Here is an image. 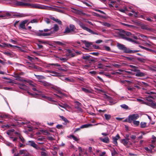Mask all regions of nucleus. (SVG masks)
<instances>
[{"instance_id": "1", "label": "nucleus", "mask_w": 156, "mask_h": 156, "mask_svg": "<svg viewBox=\"0 0 156 156\" xmlns=\"http://www.w3.org/2000/svg\"><path fill=\"white\" fill-rule=\"evenodd\" d=\"M117 46L118 48L121 50H123L124 52L126 53H133L139 52V50H131L129 48H127L125 46L119 43H117Z\"/></svg>"}, {"instance_id": "2", "label": "nucleus", "mask_w": 156, "mask_h": 156, "mask_svg": "<svg viewBox=\"0 0 156 156\" xmlns=\"http://www.w3.org/2000/svg\"><path fill=\"white\" fill-rule=\"evenodd\" d=\"M79 25L80 27L84 30H85L93 34L98 35V33L93 31L87 27L86 26V25L85 24H83V23H80Z\"/></svg>"}, {"instance_id": "3", "label": "nucleus", "mask_w": 156, "mask_h": 156, "mask_svg": "<svg viewBox=\"0 0 156 156\" xmlns=\"http://www.w3.org/2000/svg\"><path fill=\"white\" fill-rule=\"evenodd\" d=\"M139 117L138 115L137 114H133L129 115L128 119V122L131 123L132 121H134L137 119Z\"/></svg>"}, {"instance_id": "4", "label": "nucleus", "mask_w": 156, "mask_h": 156, "mask_svg": "<svg viewBox=\"0 0 156 156\" xmlns=\"http://www.w3.org/2000/svg\"><path fill=\"white\" fill-rule=\"evenodd\" d=\"M76 28L75 26L73 25H70L69 27H67L65 31L64 32V33H68L70 32L74 31L75 30Z\"/></svg>"}, {"instance_id": "5", "label": "nucleus", "mask_w": 156, "mask_h": 156, "mask_svg": "<svg viewBox=\"0 0 156 156\" xmlns=\"http://www.w3.org/2000/svg\"><path fill=\"white\" fill-rule=\"evenodd\" d=\"M28 22L27 20H25L21 22L19 26V28L20 29H23L26 30V28L25 25Z\"/></svg>"}, {"instance_id": "6", "label": "nucleus", "mask_w": 156, "mask_h": 156, "mask_svg": "<svg viewBox=\"0 0 156 156\" xmlns=\"http://www.w3.org/2000/svg\"><path fill=\"white\" fill-rule=\"evenodd\" d=\"M46 6L41 5L38 4H33V8L41 9H47Z\"/></svg>"}, {"instance_id": "7", "label": "nucleus", "mask_w": 156, "mask_h": 156, "mask_svg": "<svg viewBox=\"0 0 156 156\" xmlns=\"http://www.w3.org/2000/svg\"><path fill=\"white\" fill-rule=\"evenodd\" d=\"M46 7H47V9H46L45 10H51L53 11H56L58 12H61V13H63V11L60 10L59 9H58L57 8H53L52 7H49L48 6H46Z\"/></svg>"}, {"instance_id": "8", "label": "nucleus", "mask_w": 156, "mask_h": 156, "mask_svg": "<svg viewBox=\"0 0 156 156\" xmlns=\"http://www.w3.org/2000/svg\"><path fill=\"white\" fill-rule=\"evenodd\" d=\"M147 105L154 108H156V102L152 100H151L150 102H147Z\"/></svg>"}, {"instance_id": "9", "label": "nucleus", "mask_w": 156, "mask_h": 156, "mask_svg": "<svg viewBox=\"0 0 156 156\" xmlns=\"http://www.w3.org/2000/svg\"><path fill=\"white\" fill-rule=\"evenodd\" d=\"M140 27L141 28L144 30H145L150 31H151L152 30V29L151 28L149 27L147 25L142 24L141 25Z\"/></svg>"}, {"instance_id": "10", "label": "nucleus", "mask_w": 156, "mask_h": 156, "mask_svg": "<svg viewBox=\"0 0 156 156\" xmlns=\"http://www.w3.org/2000/svg\"><path fill=\"white\" fill-rule=\"evenodd\" d=\"M75 103L76 104V106L75 107V108L77 109L78 111L82 112V109L80 107V106L81 105V104L78 101H76Z\"/></svg>"}, {"instance_id": "11", "label": "nucleus", "mask_w": 156, "mask_h": 156, "mask_svg": "<svg viewBox=\"0 0 156 156\" xmlns=\"http://www.w3.org/2000/svg\"><path fill=\"white\" fill-rule=\"evenodd\" d=\"M120 137L118 134H117L115 137H114L112 138L113 143L117 145L118 144L117 140L120 138Z\"/></svg>"}, {"instance_id": "12", "label": "nucleus", "mask_w": 156, "mask_h": 156, "mask_svg": "<svg viewBox=\"0 0 156 156\" xmlns=\"http://www.w3.org/2000/svg\"><path fill=\"white\" fill-rule=\"evenodd\" d=\"M33 69H34L35 71H42V69L39 67H38L35 65H33Z\"/></svg>"}, {"instance_id": "13", "label": "nucleus", "mask_w": 156, "mask_h": 156, "mask_svg": "<svg viewBox=\"0 0 156 156\" xmlns=\"http://www.w3.org/2000/svg\"><path fill=\"white\" fill-rule=\"evenodd\" d=\"M58 105L60 107L66 109L67 108L69 109L70 108V106L66 103L62 104V105L58 104Z\"/></svg>"}, {"instance_id": "14", "label": "nucleus", "mask_w": 156, "mask_h": 156, "mask_svg": "<svg viewBox=\"0 0 156 156\" xmlns=\"http://www.w3.org/2000/svg\"><path fill=\"white\" fill-rule=\"evenodd\" d=\"M15 84H18L19 85V87L21 89L25 90L27 88V86L24 84L18 83H15Z\"/></svg>"}, {"instance_id": "15", "label": "nucleus", "mask_w": 156, "mask_h": 156, "mask_svg": "<svg viewBox=\"0 0 156 156\" xmlns=\"http://www.w3.org/2000/svg\"><path fill=\"white\" fill-rule=\"evenodd\" d=\"M24 3L21 2L16 1L15 2V5L18 6H24Z\"/></svg>"}, {"instance_id": "16", "label": "nucleus", "mask_w": 156, "mask_h": 156, "mask_svg": "<svg viewBox=\"0 0 156 156\" xmlns=\"http://www.w3.org/2000/svg\"><path fill=\"white\" fill-rule=\"evenodd\" d=\"M29 143L30 145L33 147L37 149V145L34 143V141H29Z\"/></svg>"}, {"instance_id": "17", "label": "nucleus", "mask_w": 156, "mask_h": 156, "mask_svg": "<svg viewBox=\"0 0 156 156\" xmlns=\"http://www.w3.org/2000/svg\"><path fill=\"white\" fill-rule=\"evenodd\" d=\"M100 139L102 142L106 143H108L109 141V139L107 137H105L104 139L100 138Z\"/></svg>"}, {"instance_id": "18", "label": "nucleus", "mask_w": 156, "mask_h": 156, "mask_svg": "<svg viewBox=\"0 0 156 156\" xmlns=\"http://www.w3.org/2000/svg\"><path fill=\"white\" fill-rule=\"evenodd\" d=\"M82 42L85 44L87 48H89L91 44V43L87 41H82Z\"/></svg>"}, {"instance_id": "19", "label": "nucleus", "mask_w": 156, "mask_h": 156, "mask_svg": "<svg viewBox=\"0 0 156 156\" xmlns=\"http://www.w3.org/2000/svg\"><path fill=\"white\" fill-rule=\"evenodd\" d=\"M53 29L54 30L53 32H55L58 30L59 28L57 24H55L54 25V26L53 27Z\"/></svg>"}, {"instance_id": "20", "label": "nucleus", "mask_w": 156, "mask_h": 156, "mask_svg": "<svg viewBox=\"0 0 156 156\" xmlns=\"http://www.w3.org/2000/svg\"><path fill=\"white\" fill-rule=\"evenodd\" d=\"M40 131L44 135H48L50 134L47 130L41 129L40 130Z\"/></svg>"}, {"instance_id": "21", "label": "nucleus", "mask_w": 156, "mask_h": 156, "mask_svg": "<svg viewBox=\"0 0 156 156\" xmlns=\"http://www.w3.org/2000/svg\"><path fill=\"white\" fill-rule=\"evenodd\" d=\"M34 76L36 77L37 79L39 80L41 79H45V78L44 76L42 75H37L34 74Z\"/></svg>"}, {"instance_id": "22", "label": "nucleus", "mask_w": 156, "mask_h": 156, "mask_svg": "<svg viewBox=\"0 0 156 156\" xmlns=\"http://www.w3.org/2000/svg\"><path fill=\"white\" fill-rule=\"evenodd\" d=\"M92 126L93 125L91 124H86L83 125L81 126V128L82 129L85 128H87Z\"/></svg>"}, {"instance_id": "23", "label": "nucleus", "mask_w": 156, "mask_h": 156, "mask_svg": "<svg viewBox=\"0 0 156 156\" xmlns=\"http://www.w3.org/2000/svg\"><path fill=\"white\" fill-rule=\"evenodd\" d=\"M121 23L123 25L128 27L130 28H134L136 27L135 26H134L133 25H129V24H126V23Z\"/></svg>"}, {"instance_id": "24", "label": "nucleus", "mask_w": 156, "mask_h": 156, "mask_svg": "<svg viewBox=\"0 0 156 156\" xmlns=\"http://www.w3.org/2000/svg\"><path fill=\"white\" fill-rule=\"evenodd\" d=\"M51 19L55 21L56 22L58 23L59 24H62L61 21L58 19H55L54 17H52Z\"/></svg>"}, {"instance_id": "25", "label": "nucleus", "mask_w": 156, "mask_h": 156, "mask_svg": "<svg viewBox=\"0 0 156 156\" xmlns=\"http://www.w3.org/2000/svg\"><path fill=\"white\" fill-rule=\"evenodd\" d=\"M42 84L45 87L50 86L51 85L50 83L45 81L42 82Z\"/></svg>"}, {"instance_id": "26", "label": "nucleus", "mask_w": 156, "mask_h": 156, "mask_svg": "<svg viewBox=\"0 0 156 156\" xmlns=\"http://www.w3.org/2000/svg\"><path fill=\"white\" fill-rule=\"evenodd\" d=\"M137 73L135 75L137 76H145V74L144 73L140 72H139Z\"/></svg>"}, {"instance_id": "27", "label": "nucleus", "mask_w": 156, "mask_h": 156, "mask_svg": "<svg viewBox=\"0 0 156 156\" xmlns=\"http://www.w3.org/2000/svg\"><path fill=\"white\" fill-rule=\"evenodd\" d=\"M140 127L142 128H144L147 127V123L142 122L140 123Z\"/></svg>"}, {"instance_id": "28", "label": "nucleus", "mask_w": 156, "mask_h": 156, "mask_svg": "<svg viewBox=\"0 0 156 156\" xmlns=\"http://www.w3.org/2000/svg\"><path fill=\"white\" fill-rule=\"evenodd\" d=\"M121 142L124 145H126L128 144V140H126V139H123L122 140Z\"/></svg>"}, {"instance_id": "29", "label": "nucleus", "mask_w": 156, "mask_h": 156, "mask_svg": "<svg viewBox=\"0 0 156 156\" xmlns=\"http://www.w3.org/2000/svg\"><path fill=\"white\" fill-rule=\"evenodd\" d=\"M27 152V151L25 150H20L19 151V153L18 154H19V155L20 154H26V152Z\"/></svg>"}, {"instance_id": "30", "label": "nucleus", "mask_w": 156, "mask_h": 156, "mask_svg": "<svg viewBox=\"0 0 156 156\" xmlns=\"http://www.w3.org/2000/svg\"><path fill=\"white\" fill-rule=\"evenodd\" d=\"M102 24L103 25L108 27H111V24L107 22L103 23Z\"/></svg>"}, {"instance_id": "31", "label": "nucleus", "mask_w": 156, "mask_h": 156, "mask_svg": "<svg viewBox=\"0 0 156 156\" xmlns=\"http://www.w3.org/2000/svg\"><path fill=\"white\" fill-rule=\"evenodd\" d=\"M122 32L123 33H125V34L126 35L128 36H129L132 35V34H131V33L130 32H127V31H125L124 30H122Z\"/></svg>"}, {"instance_id": "32", "label": "nucleus", "mask_w": 156, "mask_h": 156, "mask_svg": "<svg viewBox=\"0 0 156 156\" xmlns=\"http://www.w3.org/2000/svg\"><path fill=\"white\" fill-rule=\"evenodd\" d=\"M41 155L42 156H48V154L47 151H45L41 152Z\"/></svg>"}, {"instance_id": "33", "label": "nucleus", "mask_w": 156, "mask_h": 156, "mask_svg": "<svg viewBox=\"0 0 156 156\" xmlns=\"http://www.w3.org/2000/svg\"><path fill=\"white\" fill-rule=\"evenodd\" d=\"M9 44H8L4 43H3L2 44H0V47L2 48H4L5 47H8L9 46H10Z\"/></svg>"}, {"instance_id": "34", "label": "nucleus", "mask_w": 156, "mask_h": 156, "mask_svg": "<svg viewBox=\"0 0 156 156\" xmlns=\"http://www.w3.org/2000/svg\"><path fill=\"white\" fill-rule=\"evenodd\" d=\"M105 117L106 120H108L111 118V115H110L105 114Z\"/></svg>"}, {"instance_id": "35", "label": "nucleus", "mask_w": 156, "mask_h": 156, "mask_svg": "<svg viewBox=\"0 0 156 156\" xmlns=\"http://www.w3.org/2000/svg\"><path fill=\"white\" fill-rule=\"evenodd\" d=\"M126 34L125 33H123V34L121 33L119 34V36L121 37L122 38L124 39H126Z\"/></svg>"}, {"instance_id": "36", "label": "nucleus", "mask_w": 156, "mask_h": 156, "mask_svg": "<svg viewBox=\"0 0 156 156\" xmlns=\"http://www.w3.org/2000/svg\"><path fill=\"white\" fill-rule=\"evenodd\" d=\"M137 59L140 62L143 63L146 60L145 59L143 58H137Z\"/></svg>"}, {"instance_id": "37", "label": "nucleus", "mask_w": 156, "mask_h": 156, "mask_svg": "<svg viewBox=\"0 0 156 156\" xmlns=\"http://www.w3.org/2000/svg\"><path fill=\"white\" fill-rule=\"evenodd\" d=\"M118 154L117 152L113 148V150L112 151V156H114L115 154Z\"/></svg>"}, {"instance_id": "38", "label": "nucleus", "mask_w": 156, "mask_h": 156, "mask_svg": "<svg viewBox=\"0 0 156 156\" xmlns=\"http://www.w3.org/2000/svg\"><path fill=\"white\" fill-rule=\"evenodd\" d=\"M16 80L20 81L22 82L23 81H27L25 80H23L21 79V78L20 76L17 77V78H16Z\"/></svg>"}, {"instance_id": "39", "label": "nucleus", "mask_w": 156, "mask_h": 156, "mask_svg": "<svg viewBox=\"0 0 156 156\" xmlns=\"http://www.w3.org/2000/svg\"><path fill=\"white\" fill-rule=\"evenodd\" d=\"M139 47H140V48H141L145 49V50H147L148 51H152V50H151V49H150L144 47L142 46L141 45H139Z\"/></svg>"}, {"instance_id": "40", "label": "nucleus", "mask_w": 156, "mask_h": 156, "mask_svg": "<svg viewBox=\"0 0 156 156\" xmlns=\"http://www.w3.org/2000/svg\"><path fill=\"white\" fill-rule=\"evenodd\" d=\"M70 137H72L73 139L76 141H77L79 140L76 136L73 135H70Z\"/></svg>"}, {"instance_id": "41", "label": "nucleus", "mask_w": 156, "mask_h": 156, "mask_svg": "<svg viewBox=\"0 0 156 156\" xmlns=\"http://www.w3.org/2000/svg\"><path fill=\"white\" fill-rule=\"evenodd\" d=\"M19 138L20 139L21 141L23 143H24L25 141V140L23 138L22 136L21 135H20L19 136Z\"/></svg>"}, {"instance_id": "42", "label": "nucleus", "mask_w": 156, "mask_h": 156, "mask_svg": "<svg viewBox=\"0 0 156 156\" xmlns=\"http://www.w3.org/2000/svg\"><path fill=\"white\" fill-rule=\"evenodd\" d=\"M51 73L53 74L54 75H53L54 76H59V73L55 72V71H52L51 72Z\"/></svg>"}, {"instance_id": "43", "label": "nucleus", "mask_w": 156, "mask_h": 156, "mask_svg": "<svg viewBox=\"0 0 156 156\" xmlns=\"http://www.w3.org/2000/svg\"><path fill=\"white\" fill-rule=\"evenodd\" d=\"M82 90L83 91H84V92H85V93H90V90L86 88H83V87H82Z\"/></svg>"}, {"instance_id": "44", "label": "nucleus", "mask_w": 156, "mask_h": 156, "mask_svg": "<svg viewBox=\"0 0 156 156\" xmlns=\"http://www.w3.org/2000/svg\"><path fill=\"white\" fill-rule=\"evenodd\" d=\"M121 107L122 108H124L125 109H127L128 108V106L127 105H125V104H123V105H121Z\"/></svg>"}, {"instance_id": "45", "label": "nucleus", "mask_w": 156, "mask_h": 156, "mask_svg": "<svg viewBox=\"0 0 156 156\" xmlns=\"http://www.w3.org/2000/svg\"><path fill=\"white\" fill-rule=\"evenodd\" d=\"M132 71L133 72H140V70L139 69H138L137 67L136 66V68H133L131 69Z\"/></svg>"}, {"instance_id": "46", "label": "nucleus", "mask_w": 156, "mask_h": 156, "mask_svg": "<svg viewBox=\"0 0 156 156\" xmlns=\"http://www.w3.org/2000/svg\"><path fill=\"white\" fill-rule=\"evenodd\" d=\"M60 117L62 119L63 121H65V122H68V121L67 120V119L66 118H65L64 117H63V116H60Z\"/></svg>"}, {"instance_id": "47", "label": "nucleus", "mask_w": 156, "mask_h": 156, "mask_svg": "<svg viewBox=\"0 0 156 156\" xmlns=\"http://www.w3.org/2000/svg\"><path fill=\"white\" fill-rule=\"evenodd\" d=\"M90 57V56H83L82 57V58L83 59L88 60Z\"/></svg>"}, {"instance_id": "48", "label": "nucleus", "mask_w": 156, "mask_h": 156, "mask_svg": "<svg viewBox=\"0 0 156 156\" xmlns=\"http://www.w3.org/2000/svg\"><path fill=\"white\" fill-rule=\"evenodd\" d=\"M133 124L136 126H137L139 125L140 122L139 121H133Z\"/></svg>"}, {"instance_id": "49", "label": "nucleus", "mask_w": 156, "mask_h": 156, "mask_svg": "<svg viewBox=\"0 0 156 156\" xmlns=\"http://www.w3.org/2000/svg\"><path fill=\"white\" fill-rule=\"evenodd\" d=\"M9 46L10 47H13V48H15V47H16V48H19V50H20V51H24L22 50V49H21L20 48V47H18V46H13L10 44H9Z\"/></svg>"}, {"instance_id": "50", "label": "nucleus", "mask_w": 156, "mask_h": 156, "mask_svg": "<svg viewBox=\"0 0 156 156\" xmlns=\"http://www.w3.org/2000/svg\"><path fill=\"white\" fill-rule=\"evenodd\" d=\"M119 10L122 12H124L126 11H127V9L126 7H125L124 9H120Z\"/></svg>"}, {"instance_id": "51", "label": "nucleus", "mask_w": 156, "mask_h": 156, "mask_svg": "<svg viewBox=\"0 0 156 156\" xmlns=\"http://www.w3.org/2000/svg\"><path fill=\"white\" fill-rule=\"evenodd\" d=\"M42 97L44 98H46L49 101H51V98L44 95L42 96Z\"/></svg>"}, {"instance_id": "52", "label": "nucleus", "mask_w": 156, "mask_h": 156, "mask_svg": "<svg viewBox=\"0 0 156 156\" xmlns=\"http://www.w3.org/2000/svg\"><path fill=\"white\" fill-rule=\"evenodd\" d=\"M98 65L99 66L98 67V69H103L104 65L100 63H99L98 64Z\"/></svg>"}, {"instance_id": "53", "label": "nucleus", "mask_w": 156, "mask_h": 156, "mask_svg": "<svg viewBox=\"0 0 156 156\" xmlns=\"http://www.w3.org/2000/svg\"><path fill=\"white\" fill-rule=\"evenodd\" d=\"M146 94H156V93L154 92H152V91H148L147 92H146L145 93Z\"/></svg>"}, {"instance_id": "54", "label": "nucleus", "mask_w": 156, "mask_h": 156, "mask_svg": "<svg viewBox=\"0 0 156 156\" xmlns=\"http://www.w3.org/2000/svg\"><path fill=\"white\" fill-rule=\"evenodd\" d=\"M14 16L18 17H24V14H21L19 15H15Z\"/></svg>"}, {"instance_id": "55", "label": "nucleus", "mask_w": 156, "mask_h": 156, "mask_svg": "<svg viewBox=\"0 0 156 156\" xmlns=\"http://www.w3.org/2000/svg\"><path fill=\"white\" fill-rule=\"evenodd\" d=\"M38 22V20L36 19H34L32 20L30 22V23H37Z\"/></svg>"}, {"instance_id": "56", "label": "nucleus", "mask_w": 156, "mask_h": 156, "mask_svg": "<svg viewBox=\"0 0 156 156\" xmlns=\"http://www.w3.org/2000/svg\"><path fill=\"white\" fill-rule=\"evenodd\" d=\"M65 80L68 81H69V82H74V80H71L70 79H69L68 78H66L65 79Z\"/></svg>"}, {"instance_id": "57", "label": "nucleus", "mask_w": 156, "mask_h": 156, "mask_svg": "<svg viewBox=\"0 0 156 156\" xmlns=\"http://www.w3.org/2000/svg\"><path fill=\"white\" fill-rule=\"evenodd\" d=\"M50 34H50V33H42V36H48L50 35Z\"/></svg>"}, {"instance_id": "58", "label": "nucleus", "mask_w": 156, "mask_h": 156, "mask_svg": "<svg viewBox=\"0 0 156 156\" xmlns=\"http://www.w3.org/2000/svg\"><path fill=\"white\" fill-rule=\"evenodd\" d=\"M130 11L131 12H132L133 13H134L135 14V15H134V16L136 17H137V15L138 14V12H135L132 9L131 10H130Z\"/></svg>"}, {"instance_id": "59", "label": "nucleus", "mask_w": 156, "mask_h": 156, "mask_svg": "<svg viewBox=\"0 0 156 156\" xmlns=\"http://www.w3.org/2000/svg\"><path fill=\"white\" fill-rule=\"evenodd\" d=\"M55 42L57 44L60 45H63L64 44L61 42L59 41H55Z\"/></svg>"}, {"instance_id": "60", "label": "nucleus", "mask_w": 156, "mask_h": 156, "mask_svg": "<svg viewBox=\"0 0 156 156\" xmlns=\"http://www.w3.org/2000/svg\"><path fill=\"white\" fill-rule=\"evenodd\" d=\"M144 149L147 151H149L150 152H152V149H149L147 147H145Z\"/></svg>"}, {"instance_id": "61", "label": "nucleus", "mask_w": 156, "mask_h": 156, "mask_svg": "<svg viewBox=\"0 0 156 156\" xmlns=\"http://www.w3.org/2000/svg\"><path fill=\"white\" fill-rule=\"evenodd\" d=\"M56 128L59 129H62V126L61 125H58L56 126Z\"/></svg>"}, {"instance_id": "62", "label": "nucleus", "mask_w": 156, "mask_h": 156, "mask_svg": "<svg viewBox=\"0 0 156 156\" xmlns=\"http://www.w3.org/2000/svg\"><path fill=\"white\" fill-rule=\"evenodd\" d=\"M51 65H52V66H58V67H60V65L58 64V63H56V64H51Z\"/></svg>"}, {"instance_id": "63", "label": "nucleus", "mask_w": 156, "mask_h": 156, "mask_svg": "<svg viewBox=\"0 0 156 156\" xmlns=\"http://www.w3.org/2000/svg\"><path fill=\"white\" fill-rule=\"evenodd\" d=\"M105 49L108 51H109L110 50V48L109 47L105 46Z\"/></svg>"}, {"instance_id": "64", "label": "nucleus", "mask_w": 156, "mask_h": 156, "mask_svg": "<svg viewBox=\"0 0 156 156\" xmlns=\"http://www.w3.org/2000/svg\"><path fill=\"white\" fill-rule=\"evenodd\" d=\"M131 138L133 140H134L136 138V136L134 135H132L131 136Z\"/></svg>"}]
</instances>
